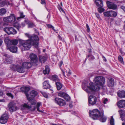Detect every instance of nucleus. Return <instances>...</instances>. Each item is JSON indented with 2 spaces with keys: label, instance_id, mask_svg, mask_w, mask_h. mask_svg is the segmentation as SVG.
I'll return each instance as SVG.
<instances>
[{
  "label": "nucleus",
  "instance_id": "49530a36",
  "mask_svg": "<svg viewBox=\"0 0 125 125\" xmlns=\"http://www.w3.org/2000/svg\"><path fill=\"white\" fill-rule=\"evenodd\" d=\"M58 8V9H59V10L61 11V10L62 12H63V13H64L65 12L63 10V9L62 8V7H60V5H58L57 6Z\"/></svg>",
  "mask_w": 125,
  "mask_h": 125
},
{
  "label": "nucleus",
  "instance_id": "f704fd0d",
  "mask_svg": "<svg viewBox=\"0 0 125 125\" xmlns=\"http://www.w3.org/2000/svg\"><path fill=\"white\" fill-rule=\"evenodd\" d=\"M120 114L121 117L123 118L124 116V115L125 113L124 111L122 110H120L118 111Z\"/></svg>",
  "mask_w": 125,
  "mask_h": 125
},
{
  "label": "nucleus",
  "instance_id": "6ab92c4d",
  "mask_svg": "<svg viewBox=\"0 0 125 125\" xmlns=\"http://www.w3.org/2000/svg\"><path fill=\"white\" fill-rule=\"evenodd\" d=\"M107 82L108 86L112 87L113 86L114 84V79L112 78H109L107 80Z\"/></svg>",
  "mask_w": 125,
  "mask_h": 125
},
{
  "label": "nucleus",
  "instance_id": "bb28decb",
  "mask_svg": "<svg viewBox=\"0 0 125 125\" xmlns=\"http://www.w3.org/2000/svg\"><path fill=\"white\" fill-rule=\"evenodd\" d=\"M57 89L58 90H60L62 88V86L60 82H57L55 83Z\"/></svg>",
  "mask_w": 125,
  "mask_h": 125
},
{
  "label": "nucleus",
  "instance_id": "a19ab883",
  "mask_svg": "<svg viewBox=\"0 0 125 125\" xmlns=\"http://www.w3.org/2000/svg\"><path fill=\"white\" fill-rule=\"evenodd\" d=\"M20 17H17V20H19L20 19L23 18L25 17V15H23V12H21L20 13Z\"/></svg>",
  "mask_w": 125,
  "mask_h": 125
},
{
  "label": "nucleus",
  "instance_id": "e2e57ef3",
  "mask_svg": "<svg viewBox=\"0 0 125 125\" xmlns=\"http://www.w3.org/2000/svg\"><path fill=\"white\" fill-rule=\"evenodd\" d=\"M3 92L0 90V96H2L3 95Z\"/></svg>",
  "mask_w": 125,
  "mask_h": 125
},
{
  "label": "nucleus",
  "instance_id": "f03ea898",
  "mask_svg": "<svg viewBox=\"0 0 125 125\" xmlns=\"http://www.w3.org/2000/svg\"><path fill=\"white\" fill-rule=\"evenodd\" d=\"M94 82L96 85L93 83H89L88 87L89 89L85 90L88 93H90V90L91 91H97L100 89L101 86H102L105 83V78L102 76L96 77L94 79Z\"/></svg>",
  "mask_w": 125,
  "mask_h": 125
},
{
  "label": "nucleus",
  "instance_id": "a211bd4d",
  "mask_svg": "<svg viewBox=\"0 0 125 125\" xmlns=\"http://www.w3.org/2000/svg\"><path fill=\"white\" fill-rule=\"evenodd\" d=\"M32 64L31 63L29 62H24L22 64V66L25 69L26 68H30L32 66Z\"/></svg>",
  "mask_w": 125,
  "mask_h": 125
},
{
  "label": "nucleus",
  "instance_id": "58836bf2",
  "mask_svg": "<svg viewBox=\"0 0 125 125\" xmlns=\"http://www.w3.org/2000/svg\"><path fill=\"white\" fill-rule=\"evenodd\" d=\"M111 125H114V120L113 116H111V119L110 121Z\"/></svg>",
  "mask_w": 125,
  "mask_h": 125
},
{
  "label": "nucleus",
  "instance_id": "4d7b16f0",
  "mask_svg": "<svg viewBox=\"0 0 125 125\" xmlns=\"http://www.w3.org/2000/svg\"><path fill=\"white\" fill-rule=\"evenodd\" d=\"M121 8L125 12V6H121Z\"/></svg>",
  "mask_w": 125,
  "mask_h": 125
},
{
  "label": "nucleus",
  "instance_id": "9d476101",
  "mask_svg": "<svg viewBox=\"0 0 125 125\" xmlns=\"http://www.w3.org/2000/svg\"><path fill=\"white\" fill-rule=\"evenodd\" d=\"M8 118V116L7 114H3L0 118V123L2 124H5L7 122Z\"/></svg>",
  "mask_w": 125,
  "mask_h": 125
},
{
  "label": "nucleus",
  "instance_id": "0e129e2a",
  "mask_svg": "<svg viewBox=\"0 0 125 125\" xmlns=\"http://www.w3.org/2000/svg\"><path fill=\"white\" fill-rule=\"evenodd\" d=\"M102 57L104 61L105 62H106V59L105 57L104 56H103Z\"/></svg>",
  "mask_w": 125,
  "mask_h": 125
},
{
  "label": "nucleus",
  "instance_id": "473e14b6",
  "mask_svg": "<svg viewBox=\"0 0 125 125\" xmlns=\"http://www.w3.org/2000/svg\"><path fill=\"white\" fill-rule=\"evenodd\" d=\"M41 105V102H38L37 103L36 105V108L37 110L39 112L42 113H43V112L42 111H40L39 110V107Z\"/></svg>",
  "mask_w": 125,
  "mask_h": 125
},
{
  "label": "nucleus",
  "instance_id": "338daca9",
  "mask_svg": "<svg viewBox=\"0 0 125 125\" xmlns=\"http://www.w3.org/2000/svg\"><path fill=\"white\" fill-rule=\"evenodd\" d=\"M88 50L89 51L88 52H89L90 53L92 52V49H88Z\"/></svg>",
  "mask_w": 125,
  "mask_h": 125
},
{
  "label": "nucleus",
  "instance_id": "72a5a7b5",
  "mask_svg": "<svg viewBox=\"0 0 125 125\" xmlns=\"http://www.w3.org/2000/svg\"><path fill=\"white\" fill-rule=\"evenodd\" d=\"M6 5H7V1L6 0L0 1V7H3Z\"/></svg>",
  "mask_w": 125,
  "mask_h": 125
},
{
  "label": "nucleus",
  "instance_id": "3c124183",
  "mask_svg": "<svg viewBox=\"0 0 125 125\" xmlns=\"http://www.w3.org/2000/svg\"><path fill=\"white\" fill-rule=\"evenodd\" d=\"M42 94H43L44 96L45 97L47 98L48 97V95L47 94H46L44 92H43L42 93Z\"/></svg>",
  "mask_w": 125,
  "mask_h": 125
},
{
  "label": "nucleus",
  "instance_id": "39448f33",
  "mask_svg": "<svg viewBox=\"0 0 125 125\" xmlns=\"http://www.w3.org/2000/svg\"><path fill=\"white\" fill-rule=\"evenodd\" d=\"M3 20L5 22H11L13 21V22H15L16 19L15 15L13 14H11L10 16L4 18Z\"/></svg>",
  "mask_w": 125,
  "mask_h": 125
},
{
  "label": "nucleus",
  "instance_id": "a878e982",
  "mask_svg": "<svg viewBox=\"0 0 125 125\" xmlns=\"http://www.w3.org/2000/svg\"><path fill=\"white\" fill-rule=\"evenodd\" d=\"M37 94L38 93L37 91L33 90L30 92V95L33 97H34L36 96Z\"/></svg>",
  "mask_w": 125,
  "mask_h": 125
},
{
  "label": "nucleus",
  "instance_id": "37998d69",
  "mask_svg": "<svg viewBox=\"0 0 125 125\" xmlns=\"http://www.w3.org/2000/svg\"><path fill=\"white\" fill-rule=\"evenodd\" d=\"M98 8V10L99 12L101 13L104 10V9L102 8V7H99Z\"/></svg>",
  "mask_w": 125,
  "mask_h": 125
},
{
  "label": "nucleus",
  "instance_id": "13d9d810",
  "mask_svg": "<svg viewBox=\"0 0 125 125\" xmlns=\"http://www.w3.org/2000/svg\"><path fill=\"white\" fill-rule=\"evenodd\" d=\"M3 81V79H0V86H1L2 85L1 84L2 83Z\"/></svg>",
  "mask_w": 125,
  "mask_h": 125
},
{
  "label": "nucleus",
  "instance_id": "774afa93",
  "mask_svg": "<svg viewBox=\"0 0 125 125\" xmlns=\"http://www.w3.org/2000/svg\"><path fill=\"white\" fill-rule=\"evenodd\" d=\"M7 5H10L11 3H10V2L8 1H7Z\"/></svg>",
  "mask_w": 125,
  "mask_h": 125
},
{
  "label": "nucleus",
  "instance_id": "bf43d9fd",
  "mask_svg": "<svg viewBox=\"0 0 125 125\" xmlns=\"http://www.w3.org/2000/svg\"><path fill=\"white\" fill-rule=\"evenodd\" d=\"M25 22L24 21V22H22L21 23V25L23 27L25 26Z\"/></svg>",
  "mask_w": 125,
  "mask_h": 125
},
{
  "label": "nucleus",
  "instance_id": "69168bd1",
  "mask_svg": "<svg viewBox=\"0 0 125 125\" xmlns=\"http://www.w3.org/2000/svg\"><path fill=\"white\" fill-rule=\"evenodd\" d=\"M63 63V62L62 61H61L60 62V66L61 67V66L62 65Z\"/></svg>",
  "mask_w": 125,
  "mask_h": 125
},
{
  "label": "nucleus",
  "instance_id": "c756f323",
  "mask_svg": "<svg viewBox=\"0 0 125 125\" xmlns=\"http://www.w3.org/2000/svg\"><path fill=\"white\" fill-rule=\"evenodd\" d=\"M43 73L45 74H48L49 72V69L47 65H46L45 66V69L43 71Z\"/></svg>",
  "mask_w": 125,
  "mask_h": 125
},
{
  "label": "nucleus",
  "instance_id": "052dcab7",
  "mask_svg": "<svg viewBox=\"0 0 125 125\" xmlns=\"http://www.w3.org/2000/svg\"><path fill=\"white\" fill-rule=\"evenodd\" d=\"M95 14L96 15V17L98 18L99 19L100 17L99 14L97 13H96Z\"/></svg>",
  "mask_w": 125,
  "mask_h": 125
},
{
  "label": "nucleus",
  "instance_id": "8fccbe9b",
  "mask_svg": "<svg viewBox=\"0 0 125 125\" xmlns=\"http://www.w3.org/2000/svg\"><path fill=\"white\" fill-rule=\"evenodd\" d=\"M86 27L87 28V31L88 32H89L90 31V29L89 28V26L88 24H86Z\"/></svg>",
  "mask_w": 125,
  "mask_h": 125
},
{
  "label": "nucleus",
  "instance_id": "f3484780",
  "mask_svg": "<svg viewBox=\"0 0 125 125\" xmlns=\"http://www.w3.org/2000/svg\"><path fill=\"white\" fill-rule=\"evenodd\" d=\"M98 119H100V120L103 122H105L106 119V117L104 116L103 111L101 112V113L100 115L99 116Z\"/></svg>",
  "mask_w": 125,
  "mask_h": 125
},
{
  "label": "nucleus",
  "instance_id": "423d86ee",
  "mask_svg": "<svg viewBox=\"0 0 125 125\" xmlns=\"http://www.w3.org/2000/svg\"><path fill=\"white\" fill-rule=\"evenodd\" d=\"M4 31L8 34H15L17 33V31L13 27H7L4 29Z\"/></svg>",
  "mask_w": 125,
  "mask_h": 125
},
{
  "label": "nucleus",
  "instance_id": "7c9ffc66",
  "mask_svg": "<svg viewBox=\"0 0 125 125\" xmlns=\"http://www.w3.org/2000/svg\"><path fill=\"white\" fill-rule=\"evenodd\" d=\"M46 59V58L44 56H41L39 57V61L42 63L44 62Z\"/></svg>",
  "mask_w": 125,
  "mask_h": 125
},
{
  "label": "nucleus",
  "instance_id": "5701e85b",
  "mask_svg": "<svg viewBox=\"0 0 125 125\" xmlns=\"http://www.w3.org/2000/svg\"><path fill=\"white\" fill-rule=\"evenodd\" d=\"M24 22L26 24H28L29 27L32 28L35 26L33 23L30 22L28 19L25 20Z\"/></svg>",
  "mask_w": 125,
  "mask_h": 125
},
{
  "label": "nucleus",
  "instance_id": "680f3d73",
  "mask_svg": "<svg viewBox=\"0 0 125 125\" xmlns=\"http://www.w3.org/2000/svg\"><path fill=\"white\" fill-rule=\"evenodd\" d=\"M3 41L1 39H0V46L2 45L3 43Z\"/></svg>",
  "mask_w": 125,
  "mask_h": 125
},
{
  "label": "nucleus",
  "instance_id": "5fc2aeb1",
  "mask_svg": "<svg viewBox=\"0 0 125 125\" xmlns=\"http://www.w3.org/2000/svg\"><path fill=\"white\" fill-rule=\"evenodd\" d=\"M41 3L42 4H45V2L44 0H41Z\"/></svg>",
  "mask_w": 125,
  "mask_h": 125
},
{
  "label": "nucleus",
  "instance_id": "a18cd8bd",
  "mask_svg": "<svg viewBox=\"0 0 125 125\" xmlns=\"http://www.w3.org/2000/svg\"><path fill=\"white\" fill-rule=\"evenodd\" d=\"M101 87H102V86H101ZM101 89V90H102L104 92H106L107 90V89L106 87L105 86H103V85Z\"/></svg>",
  "mask_w": 125,
  "mask_h": 125
},
{
  "label": "nucleus",
  "instance_id": "2f4dec72",
  "mask_svg": "<svg viewBox=\"0 0 125 125\" xmlns=\"http://www.w3.org/2000/svg\"><path fill=\"white\" fill-rule=\"evenodd\" d=\"M21 107L22 109H29L31 107L27 104L25 103L22 105Z\"/></svg>",
  "mask_w": 125,
  "mask_h": 125
},
{
  "label": "nucleus",
  "instance_id": "f8f14e48",
  "mask_svg": "<svg viewBox=\"0 0 125 125\" xmlns=\"http://www.w3.org/2000/svg\"><path fill=\"white\" fill-rule=\"evenodd\" d=\"M55 102L61 106H63L66 104V103L65 101L61 98H55Z\"/></svg>",
  "mask_w": 125,
  "mask_h": 125
},
{
  "label": "nucleus",
  "instance_id": "cd10ccee",
  "mask_svg": "<svg viewBox=\"0 0 125 125\" xmlns=\"http://www.w3.org/2000/svg\"><path fill=\"white\" fill-rule=\"evenodd\" d=\"M7 12L6 10L4 8H2L0 9V15H4Z\"/></svg>",
  "mask_w": 125,
  "mask_h": 125
},
{
  "label": "nucleus",
  "instance_id": "6e6552de",
  "mask_svg": "<svg viewBox=\"0 0 125 125\" xmlns=\"http://www.w3.org/2000/svg\"><path fill=\"white\" fill-rule=\"evenodd\" d=\"M107 5L109 9H112L113 10H115L117 8V5L109 1H107L106 2Z\"/></svg>",
  "mask_w": 125,
  "mask_h": 125
},
{
  "label": "nucleus",
  "instance_id": "79ce46f5",
  "mask_svg": "<svg viewBox=\"0 0 125 125\" xmlns=\"http://www.w3.org/2000/svg\"><path fill=\"white\" fill-rule=\"evenodd\" d=\"M63 98L68 101H69L70 99V98L69 96L67 94H66V95H65Z\"/></svg>",
  "mask_w": 125,
  "mask_h": 125
},
{
  "label": "nucleus",
  "instance_id": "aec40b11",
  "mask_svg": "<svg viewBox=\"0 0 125 125\" xmlns=\"http://www.w3.org/2000/svg\"><path fill=\"white\" fill-rule=\"evenodd\" d=\"M43 87L44 89H47L49 88L50 87L49 81L48 80H47L44 81L43 83Z\"/></svg>",
  "mask_w": 125,
  "mask_h": 125
},
{
  "label": "nucleus",
  "instance_id": "c03bdc74",
  "mask_svg": "<svg viewBox=\"0 0 125 125\" xmlns=\"http://www.w3.org/2000/svg\"><path fill=\"white\" fill-rule=\"evenodd\" d=\"M6 95L9 97H10L11 98H13V95L11 93H10L9 92H8L6 94Z\"/></svg>",
  "mask_w": 125,
  "mask_h": 125
},
{
  "label": "nucleus",
  "instance_id": "b1692460",
  "mask_svg": "<svg viewBox=\"0 0 125 125\" xmlns=\"http://www.w3.org/2000/svg\"><path fill=\"white\" fill-rule=\"evenodd\" d=\"M124 100H121L117 102V105L121 108H123L125 106Z\"/></svg>",
  "mask_w": 125,
  "mask_h": 125
},
{
  "label": "nucleus",
  "instance_id": "4468645a",
  "mask_svg": "<svg viewBox=\"0 0 125 125\" xmlns=\"http://www.w3.org/2000/svg\"><path fill=\"white\" fill-rule=\"evenodd\" d=\"M9 110L11 112L16 111L17 109V107L11 103H10L8 105Z\"/></svg>",
  "mask_w": 125,
  "mask_h": 125
},
{
  "label": "nucleus",
  "instance_id": "864d4df0",
  "mask_svg": "<svg viewBox=\"0 0 125 125\" xmlns=\"http://www.w3.org/2000/svg\"><path fill=\"white\" fill-rule=\"evenodd\" d=\"M108 100L107 98L104 99L103 101V103L104 104H106V102L108 101Z\"/></svg>",
  "mask_w": 125,
  "mask_h": 125
},
{
  "label": "nucleus",
  "instance_id": "ea45409f",
  "mask_svg": "<svg viewBox=\"0 0 125 125\" xmlns=\"http://www.w3.org/2000/svg\"><path fill=\"white\" fill-rule=\"evenodd\" d=\"M118 59L119 61H120L121 63L123 64H124V62L123 61V60L122 57L120 56L118 57Z\"/></svg>",
  "mask_w": 125,
  "mask_h": 125
},
{
  "label": "nucleus",
  "instance_id": "393cba45",
  "mask_svg": "<svg viewBox=\"0 0 125 125\" xmlns=\"http://www.w3.org/2000/svg\"><path fill=\"white\" fill-rule=\"evenodd\" d=\"M52 79L53 81H54L56 82H60V80L57 76L56 75H53L52 76Z\"/></svg>",
  "mask_w": 125,
  "mask_h": 125
},
{
  "label": "nucleus",
  "instance_id": "dca6fc26",
  "mask_svg": "<svg viewBox=\"0 0 125 125\" xmlns=\"http://www.w3.org/2000/svg\"><path fill=\"white\" fill-rule=\"evenodd\" d=\"M25 94L27 99L31 104L34 105L36 104V101L34 100V98H31L30 97H29V94L26 93H25Z\"/></svg>",
  "mask_w": 125,
  "mask_h": 125
},
{
  "label": "nucleus",
  "instance_id": "f257e3e1",
  "mask_svg": "<svg viewBox=\"0 0 125 125\" xmlns=\"http://www.w3.org/2000/svg\"><path fill=\"white\" fill-rule=\"evenodd\" d=\"M25 35L29 38L26 40H21L20 42L21 44V47H23L22 51L29 50L31 47V45H33L34 47L37 48L38 46V41L39 38L38 37L35 35H32L28 33H25Z\"/></svg>",
  "mask_w": 125,
  "mask_h": 125
},
{
  "label": "nucleus",
  "instance_id": "de8ad7c7",
  "mask_svg": "<svg viewBox=\"0 0 125 125\" xmlns=\"http://www.w3.org/2000/svg\"><path fill=\"white\" fill-rule=\"evenodd\" d=\"M25 92H26L29 91L30 89L29 87H25Z\"/></svg>",
  "mask_w": 125,
  "mask_h": 125
},
{
  "label": "nucleus",
  "instance_id": "603ef678",
  "mask_svg": "<svg viewBox=\"0 0 125 125\" xmlns=\"http://www.w3.org/2000/svg\"><path fill=\"white\" fill-rule=\"evenodd\" d=\"M25 87H21L20 88L21 90L22 91L25 92Z\"/></svg>",
  "mask_w": 125,
  "mask_h": 125
},
{
  "label": "nucleus",
  "instance_id": "c85d7f7f",
  "mask_svg": "<svg viewBox=\"0 0 125 125\" xmlns=\"http://www.w3.org/2000/svg\"><path fill=\"white\" fill-rule=\"evenodd\" d=\"M110 17H115L117 15L116 12L112 10H110Z\"/></svg>",
  "mask_w": 125,
  "mask_h": 125
},
{
  "label": "nucleus",
  "instance_id": "2eb2a0df",
  "mask_svg": "<svg viewBox=\"0 0 125 125\" xmlns=\"http://www.w3.org/2000/svg\"><path fill=\"white\" fill-rule=\"evenodd\" d=\"M10 46L7 45V49H9L10 51L11 52L13 53H16L17 51V47L16 46H12L10 47H9Z\"/></svg>",
  "mask_w": 125,
  "mask_h": 125
},
{
  "label": "nucleus",
  "instance_id": "e433bc0d",
  "mask_svg": "<svg viewBox=\"0 0 125 125\" xmlns=\"http://www.w3.org/2000/svg\"><path fill=\"white\" fill-rule=\"evenodd\" d=\"M87 58H89V60L90 61H91L94 59V57L91 54L87 56Z\"/></svg>",
  "mask_w": 125,
  "mask_h": 125
},
{
  "label": "nucleus",
  "instance_id": "9b49d317",
  "mask_svg": "<svg viewBox=\"0 0 125 125\" xmlns=\"http://www.w3.org/2000/svg\"><path fill=\"white\" fill-rule=\"evenodd\" d=\"M6 42H7L6 43L7 45L10 46V45H16L18 42V40L17 39H14L11 40L8 39L6 40Z\"/></svg>",
  "mask_w": 125,
  "mask_h": 125
},
{
  "label": "nucleus",
  "instance_id": "7ed1b4c3",
  "mask_svg": "<svg viewBox=\"0 0 125 125\" xmlns=\"http://www.w3.org/2000/svg\"><path fill=\"white\" fill-rule=\"evenodd\" d=\"M89 112L90 116L94 120L98 119L101 113V112H100L96 109H94L92 111L90 110Z\"/></svg>",
  "mask_w": 125,
  "mask_h": 125
},
{
  "label": "nucleus",
  "instance_id": "09e8293b",
  "mask_svg": "<svg viewBox=\"0 0 125 125\" xmlns=\"http://www.w3.org/2000/svg\"><path fill=\"white\" fill-rule=\"evenodd\" d=\"M47 26L48 28H52L53 30H54V27L52 26L50 24H48L47 25Z\"/></svg>",
  "mask_w": 125,
  "mask_h": 125
},
{
  "label": "nucleus",
  "instance_id": "ddd939ff",
  "mask_svg": "<svg viewBox=\"0 0 125 125\" xmlns=\"http://www.w3.org/2000/svg\"><path fill=\"white\" fill-rule=\"evenodd\" d=\"M30 57L31 59V61L32 63H36L37 62V58L36 55L33 53L30 54Z\"/></svg>",
  "mask_w": 125,
  "mask_h": 125
},
{
  "label": "nucleus",
  "instance_id": "1a4fd4ad",
  "mask_svg": "<svg viewBox=\"0 0 125 125\" xmlns=\"http://www.w3.org/2000/svg\"><path fill=\"white\" fill-rule=\"evenodd\" d=\"M3 58L5 60V63L6 64L10 63L11 61V56L7 54L4 55Z\"/></svg>",
  "mask_w": 125,
  "mask_h": 125
},
{
  "label": "nucleus",
  "instance_id": "4c0bfd02",
  "mask_svg": "<svg viewBox=\"0 0 125 125\" xmlns=\"http://www.w3.org/2000/svg\"><path fill=\"white\" fill-rule=\"evenodd\" d=\"M66 94L62 92H60L58 94V95L59 96L64 98Z\"/></svg>",
  "mask_w": 125,
  "mask_h": 125
},
{
  "label": "nucleus",
  "instance_id": "412c9836",
  "mask_svg": "<svg viewBox=\"0 0 125 125\" xmlns=\"http://www.w3.org/2000/svg\"><path fill=\"white\" fill-rule=\"evenodd\" d=\"M118 96L121 98H125V92L123 91H119L117 93Z\"/></svg>",
  "mask_w": 125,
  "mask_h": 125
},
{
  "label": "nucleus",
  "instance_id": "4be33fe9",
  "mask_svg": "<svg viewBox=\"0 0 125 125\" xmlns=\"http://www.w3.org/2000/svg\"><path fill=\"white\" fill-rule=\"evenodd\" d=\"M96 6L98 7H102L103 6V1L101 0H95Z\"/></svg>",
  "mask_w": 125,
  "mask_h": 125
},
{
  "label": "nucleus",
  "instance_id": "6e6d98bb",
  "mask_svg": "<svg viewBox=\"0 0 125 125\" xmlns=\"http://www.w3.org/2000/svg\"><path fill=\"white\" fill-rule=\"evenodd\" d=\"M17 26H16V28L17 29L19 30V29L20 28L21 26L19 24H17Z\"/></svg>",
  "mask_w": 125,
  "mask_h": 125
},
{
  "label": "nucleus",
  "instance_id": "c9c22d12",
  "mask_svg": "<svg viewBox=\"0 0 125 125\" xmlns=\"http://www.w3.org/2000/svg\"><path fill=\"white\" fill-rule=\"evenodd\" d=\"M110 10L104 12V15L106 17H110Z\"/></svg>",
  "mask_w": 125,
  "mask_h": 125
},
{
  "label": "nucleus",
  "instance_id": "20e7f679",
  "mask_svg": "<svg viewBox=\"0 0 125 125\" xmlns=\"http://www.w3.org/2000/svg\"><path fill=\"white\" fill-rule=\"evenodd\" d=\"M10 68L12 70H16L17 72L20 73H24L25 71V68L23 67H21L18 65H12Z\"/></svg>",
  "mask_w": 125,
  "mask_h": 125
},
{
  "label": "nucleus",
  "instance_id": "0eeeda50",
  "mask_svg": "<svg viewBox=\"0 0 125 125\" xmlns=\"http://www.w3.org/2000/svg\"><path fill=\"white\" fill-rule=\"evenodd\" d=\"M97 99L96 97L93 95H90L88 98V102L89 104L94 105L96 102Z\"/></svg>",
  "mask_w": 125,
  "mask_h": 125
}]
</instances>
